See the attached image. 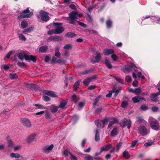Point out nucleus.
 Wrapping results in <instances>:
<instances>
[{"instance_id": "f8f14e48", "label": "nucleus", "mask_w": 160, "mask_h": 160, "mask_svg": "<svg viewBox=\"0 0 160 160\" xmlns=\"http://www.w3.org/2000/svg\"><path fill=\"white\" fill-rule=\"evenodd\" d=\"M122 70L126 73H128L132 70L131 68L129 65H125L122 67Z\"/></svg>"}, {"instance_id": "49530a36", "label": "nucleus", "mask_w": 160, "mask_h": 160, "mask_svg": "<svg viewBox=\"0 0 160 160\" xmlns=\"http://www.w3.org/2000/svg\"><path fill=\"white\" fill-rule=\"evenodd\" d=\"M65 63V61L62 59H58L57 61V63L59 64H64Z\"/></svg>"}, {"instance_id": "37998d69", "label": "nucleus", "mask_w": 160, "mask_h": 160, "mask_svg": "<svg viewBox=\"0 0 160 160\" xmlns=\"http://www.w3.org/2000/svg\"><path fill=\"white\" fill-rule=\"evenodd\" d=\"M114 78L117 81H118L119 83H121V84H123V80L121 79L120 78H118V77H114Z\"/></svg>"}, {"instance_id": "0e129e2a", "label": "nucleus", "mask_w": 160, "mask_h": 160, "mask_svg": "<svg viewBox=\"0 0 160 160\" xmlns=\"http://www.w3.org/2000/svg\"><path fill=\"white\" fill-rule=\"evenodd\" d=\"M34 106L36 107H38L37 108V109L39 108H45V107H44L42 105L39 104H35Z\"/></svg>"}, {"instance_id": "b1692460", "label": "nucleus", "mask_w": 160, "mask_h": 160, "mask_svg": "<svg viewBox=\"0 0 160 160\" xmlns=\"http://www.w3.org/2000/svg\"><path fill=\"white\" fill-rule=\"evenodd\" d=\"M54 145L52 144L49 146H45L43 148V150L45 152H47L48 151L51 150L52 149Z\"/></svg>"}, {"instance_id": "e2e57ef3", "label": "nucleus", "mask_w": 160, "mask_h": 160, "mask_svg": "<svg viewBox=\"0 0 160 160\" xmlns=\"http://www.w3.org/2000/svg\"><path fill=\"white\" fill-rule=\"evenodd\" d=\"M152 111L154 112H157L158 110V108L156 106H153L152 107Z\"/></svg>"}, {"instance_id": "f257e3e1", "label": "nucleus", "mask_w": 160, "mask_h": 160, "mask_svg": "<svg viewBox=\"0 0 160 160\" xmlns=\"http://www.w3.org/2000/svg\"><path fill=\"white\" fill-rule=\"evenodd\" d=\"M33 15V12H30L29 8H28L20 13L18 17V20H20L23 18H29Z\"/></svg>"}, {"instance_id": "393cba45", "label": "nucleus", "mask_w": 160, "mask_h": 160, "mask_svg": "<svg viewBox=\"0 0 160 160\" xmlns=\"http://www.w3.org/2000/svg\"><path fill=\"white\" fill-rule=\"evenodd\" d=\"M117 130L118 128L116 127L114 128L111 131L110 134L111 136L113 137L117 135L118 133Z\"/></svg>"}, {"instance_id": "338daca9", "label": "nucleus", "mask_w": 160, "mask_h": 160, "mask_svg": "<svg viewBox=\"0 0 160 160\" xmlns=\"http://www.w3.org/2000/svg\"><path fill=\"white\" fill-rule=\"evenodd\" d=\"M55 29H52L48 31L47 33L48 35H52L55 34Z\"/></svg>"}, {"instance_id": "09e8293b", "label": "nucleus", "mask_w": 160, "mask_h": 160, "mask_svg": "<svg viewBox=\"0 0 160 160\" xmlns=\"http://www.w3.org/2000/svg\"><path fill=\"white\" fill-rule=\"evenodd\" d=\"M92 72V69L86 70L85 71H83L81 72V74L83 75L87 74L89 73L90 72Z\"/></svg>"}, {"instance_id": "5701e85b", "label": "nucleus", "mask_w": 160, "mask_h": 160, "mask_svg": "<svg viewBox=\"0 0 160 160\" xmlns=\"http://www.w3.org/2000/svg\"><path fill=\"white\" fill-rule=\"evenodd\" d=\"M95 123L97 127L98 128H102V122L101 120H96L95 121Z\"/></svg>"}, {"instance_id": "774afa93", "label": "nucleus", "mask_w": 160, "mask_h": 160, "mask_svg": "<svg viewBox=\"0 0 160 160\" xmlns=\"http://www.w3.org/2000/svg\"><path fill=\"white\" fill-rule=\"evenodd\" d=\"M97 78V75L95 74L91 77H89V78L90 80L91 81H92V80H94Z\"/></svg>"}, {"instance_id": "8fccbe9b", "label": "nucleus", "mask_w": 160, "mask_h": 160, "mask_svg": "<svg viewBox=\"0 0 160 160\" xmlns=\"http://www.w3.org/2000/svg\"><path fill=\"white\" fill-rule=\"evenodd\" d=\"M76 22L81 26L82 27L84 28H86L87 27V25L83 22H81L78 21H77Z\"/></svg>"}, {"instance_id": "4468645a", "label": "nucleus", "mask_w": 160, "mask_h": 160, "mask_svg": "<svg viewBox=\"0 0 160 160\" xmlns=\"http://www.w3.org/2000/svg\"><path fill=\"white\" fill-rule=\"evenodd\" d=\"M36 58H37L36 57L34 56L33 55H27V56H26L25 57V59L26 61L30 60H31L33 62H36L37 61Z\"/></svg>"}, {"instance_id": "e433bc0d", "label": "nucleus", "mask_w": 160, "mask_h": 160, "mask_svg": "<svg viewBox=\"0 0 160 160\" xmlns=\"http://www.w3.org/2000/svg\"><path fill=\"white\" fill-rule=\"evenodd\" d=\"M28 25L27 22L26 21H22L21 23V26L23 28H25Z\"/></svg>"}, {"instance_id": "680f3d73", "label": "nucleus", "mask_w": 160, "mask_h": 160, "mask_svg": "<svg viewBox=\"0 0 160 160\" xmlns=\"http://www.w3.org/2000/svg\"><path fill=\"white\" fill-rule=\"evenodd\" d=\"M138 142V140H134L131 143V147L132 148L134 147L136 145V144Z\"/></svg>"}, {"instance_id": "69168bd1", "label": "nucleus", "mask_w": 160, "mask_h": 160, "mask_svg": "<svg viewBox=\"0 0 160 160\" xmlns=\"http://www.w3.org/2000/svg\"><path fill=\"white\" fill-rule=\"evenodd\" d=\"M17 65L21 68H23L25 66V64L23 62H18L17 63Z\"/></svg>"}, {"instance_id": "7ed1b4c3", "label": "nucleus", "mask_w": 160, "mask_h": 160, "mask_svg": "<svg viewBox=\"0 0 160 160\" xmlns=\"http://www.w3.org/2000/svg\"><path fill=\"white\" fill-rule=\"evenodd\" d=\"M131 123L132 122L130 119L124 118L121 120L119 124L122 128H125L127 126V128L129 129L131 126Z\"/></svg>"}, {"instance_id": "c03bdc74", "label": "nucleus", "mask_w": 160, "mask_h": 160, "mask_svg": "<svg viewBox=\"0 0 160 160\" xmlns=\"http://www.w3.org/2000/svg\"><path fill=\"white\" fill-rule=\"evenodd\" d=\"M102 107H99L98 108L96 109L95 111V112L96 113L98 114H99L101 112V111L102 110Z\"/></svg>"}, {"instance_id": "dca6fc26", "label": "nucleus", "mask_w": 160, "mask_h": 160, "mask_svg": "<svg viewBox=\"0 0 160 160\" xmlns=\"http://www.w3.org/2000/svg\"><path fill=\"white\" fill-rule=\"evenodd\" d=\"M104 54L105 55H108L110 54L114 53V51L112 49H105L103 51Z\"/></svg>"}, {"instance_id": "58836bf2", "label": "nucleus", "mask_w": 160, "mask_h": 160, "mask_svg": "<svg viewBox=\"0 0 160 160\" xmlns=\"http://www.w3.org/2000/svg\"><path fill=\"white\" fill-rule=\"evenodd\" d=\"M128 105V102L125 101H123L121 103V107L122 108H125Z\"/></svg>"}, {"instance_id": "4c0bfd02", "label": "nucleus", "mask_w": 160, "mask_h": 160, "mask_svg": "<svg viewBox=\"0 0 160 160\" xmlns=\"http://www.w3.org/2000/svg\"><path fill=\"white\" fill-rule=\"evenodd\" d=\"M35 137V136L34 135L30 136L27 139V141L29 142H32L34 139Z\"/></svg>"}, {"instance_id": "aec40b11", "label": "nucleus", "mask_w": 160, "mask_h": 160, "mask_svg": "<svg viewBox=\"0 0 160 160\" xmlns=\"http://www.w3.org/2000/svg\"><path fill=\"white\" fill-rule=\"evenodd\" d=\"M58 107L52 105L50 106V110L51 111L52 113H56L58 111Z\"/></svg>"}, {"instance_id": "9d476101", "label": "nucleus", "mask_w": 160, "mask_h": 160, "mask_svg": "<svg viewBox=\"0 0 160 160\" xmlns=\"http://www.w3.org/2000/svg\"><path fill=\"white\" fill-rule=\"evenodd\" d=\"M43 92L45 94L53 98H55L58 97V96L56 95L55 93L53 91H50L48 90H44L43 91Z\"/></svg>"}, {"instance_id": "6e6552de", "label": "nucleus", "mask_w": 160, "mask_h": 160, "mask_svg": "<svg viewBox=\"0 0 160 160\" xmlns=\"http://www.w3.org/2000/svg\"><path fill=\"white\" fill-rule=\"evenodd\" d=\"M21 122L22 125L27 127H30L31 124L30 121L26 118H22L21 119Z\"/></svg>"}, {"instance_id": "4d7b16f0", "label": "nucleus", "mask_w": 160, "mask_h": 160, "mask_svg": "<svg viewBox=\"0 0 160 160\" xmlns=\"http://www.w3.org/2000/svg\"><path fill=\"white\" fill-rule=\"evenodd\" d=\"M72 46L70 44H67L63 47V48L66 49H71L72 48Z\"/></svg>"}, {"instance_id": "4be33fe9", "label": "nucleus", "mask_w": 160, "mask_h": 160, "mask_svg": "<svg viewBox=\"0 0 160 160\" xmlns=\"http://www.w3.org/2000/svg\"><path fill=\"white\" fill-rule=\"evenodd\" d=\"M77 36L74 33L69 32L67 33L65 35V37H67L68 38H72L75 37Z\"/></svg>"}, {"instance_id": "603ef678", "label": "nucleus", "mask_w": 160, "mask_h": 160, "mask_svg": "<svg viewBox=\"0 0 160 160\" xmlns=\"http://www.w3.org/2000/svg\"><path fill=\"white\" fill-rule=\"evenodd\" d=\"M126 80L128 83L132 81V78L129 75H128L126 77Z\"/></svg>"}, {"instance_id": "423d86ee", "label": "nucleus", "mask_w": 160, "mask_h": 160, "mask_svg": "<svg viewBox=\"0 0 160 160\" xmlns=\"http://www.w3.org/2000/svg\"><path fill=\"white\" fill-rule=\"evenodd\" d=\"M24 86L26 87L35 91L39 90L40 88L38 86L32 83L28 84L25 83H24Z\"/></svg>"}, {"instance_id": "c85d7f7f", "label": "nucleus", "mask_w": 160, "mask_h": 160, "mask_svg": "<svg viewBox=\"0 0 160 160\" xmlns=\"http://www.w3.org/2000/svg\"><path fill=\"white\" fill-rule=\"evenodd\" d=\"M9 75L10 78L12 79H16L18 78V76L16 73H10Z\"/></svg>"}, {"instance_id": "13d9d810", "label": "nucleus", "mask_w": 160, "mask_h": 160, "mask_svg": "<svg viewBox=\"0 0 160 160\" xmlns=\"http://www.w3.org/2000/svg\"><path fill=\"white\" fill-rule=\"evenodd\" d=\"M80 80H78L76 82L74 85V87H76L77 88H79V85L80 84Z\"/></svg>"}, {"instance_id": "ddd939ff", "label": "nucleus", "mask_w": 160, "mask_h": 160, "mask_svg": "<svg viewBox=\"0 0 160 160\" xmlns=\"http://www.w3.org/2000/svg\"><path fill=\"white\" fill-rule=\"evenodd\" d=\"M68 102V100L67 99H62L60 102V104L58 106V108L61 109L64 108Z\"/></svg>"}, {"instance_id": "ea45409f", "label": "nucleus", "mask_w": 160, "mask_h": 160, "mask_svg": "<svg viewBox=\"0 0 160 160\" xmlns=\"http://www.w3.org/2000/svg\"><path fill=\"white\" fill-rule=\"evenodd\" d=\"M18 37L20 40H22L24 41L26 40V39L22 33L19 34Z\"/></svg>"}, {"instance_id": "f3484780", "label": "nucleus", "mask_w": 160, "mask_h": 160, "mask_svg": "<svg viewBox=\"0 0 160 160\" xmlns=\"http://www.w3.org/2000/svg\"><path fill=\"white\" fill-rule=\"evenodd\" d=\"M106 66L109 69H111L112 68V66L111 62L108 59H106L104 62Z\"/></svg>"}, {"instance_id": "6ab92c4d", "label": "nucleus", "mask_w": 160, "mask_h": 160, "mask_svg": "<svg viewBox=\"0 0 160 160\" xmlns=\"http://www.w3.org/2000/svg\"><path fill=\"white\" fill-rule=\"evenodd\" d=\"M48 47L47 45H44L41 47L39 49L40 52L42 53H45L48 50Z\"/></svg>"}, {"instance_id": "f704fd0d", "label": "nucleus", "mask_w": 160, "mask_h": 160, "mask_svg": "<svg viewBox=\"0 0 160 160\" xmlns=\"http://www.w3.org/2000/svg\"><path fill=\"white\" fill-rule=\"evenodd\" d=\"M72 101L74 103H76L78 100V99L77 98V96L75 94H74L71 97Z\"/></svg>"}, {"instance_id": "473e14b6", "label": "nucleus", "mask_w": 160, "mask_h": 160, "mask_svg": "<svg viewBox=\"0 0 160 160\" xmlns=\"http://www.w3.org/2000/svg\"><path fill=\"white\" fill-rule=\"evenodd\" d=\"M33 29L32 28L29 27V28H27L25 29L22 32V33L24 34H26L27 33V32H30L32 31H33Z\"/></svg>"}, {"instance_id": "2f4dec72", "label": "nucleus", "mask_w": 160, "mask_h": 160, "mask_svg": "<svg viewBox=\"0 0 160 160\" xmlns=\"http://www.w3.org/2000/svg\"><path fill=\"white\" fill-rule=\"evenodd\" d=\"M10 157L12 158H19L20 157V155L18 153H15L13 152H12L10 153Z\"/></svg>"}, {"instance_id": "6e6d98bb", "label": "nucleus", "mask_w": 160, "mask_h": 160, "mask_svg": "<svg viewBox=\"0 0 160 160\" xmlns=\"http://www.w3.org/2000/svg\"><path fill=\"white\" fill-rule=\"evenodd\" d=\"M111 57L113 60L114 61H117L118 59V57L114 53L112 55Z\"/></svg>"}, {"instance_id": "f03ea898", "label": "nucleus", "mask_w": 160, "mask_h": 160, "mask_svg": "<svg viewBox=\"0 0 160 160\" xmlns=\"http://www.w3.org/2000/svg\"><path fill=\"white\" fill-rule=\"evenodd\" d=\"M78 15V12L76 11H73L69 14V17L70 18L69 23L76 25L77 21L76 19H78L77 16Z\"/></svg>"}, {"instance_id": "39448f33", "label": "nucleus", "mask_w": 160, "mask_h": 160, "mask_svg": "<svg viewBox=\"0 0 160 160\" xmlns=\"http://www.w3.org/2000/svg\"><path fill=\"white\" fill-rule=\"evenodd\" d=\"M41 16V19L43 22H47L49 20V17L48 16V13L43 10H41L40 12Z\"/></svg>"}, {"instance_id": "c9c22d12", "label": "nucleus", "mask_w": 160, "mask_h": 160, "mask_svg": "<svg viewBox=\"0 0 160 160\" xmlns=\"http://www.w3.org/2000/svg\"><path fill=\"white\" fill-rule=\"evenodd\" d=\"M90 82H91V81L88 78L84 79L83 81V83L84 85L88 86Z\"/></svg>"}, {"instance_id": "a211bd4d", "label": "nucleus", "mask_w": 160, "mask_h": 160, "mask_svg": "<svg viewBox=\"0 0 160 160\" xmlns=\"http://www.w3.org/2000/svg\"><path fill=\"white\" fill-rule=\"evenodd\" d=\"M106 24L107 28L108 29H110L112 26L113 22L111 20L108 19L106 21Z\"/></svg>"}, {"instance_id": "7c9ffc66", "label": "nucleus", "mask_w": 160, "mask_h": 160, "mask_svg": "<svg viewBox=\"0 0 160 160\" xmlns=\"http://www.w3.org/2000/svg\"><path fill=\"white\" fill-rule=\"evenodd\" d=\"M109 120V118L108 117H106L103 120H101L102 122V123L103 125L102 126V128H103L105 126V124L107 123Z\"/></svg>"}, {"instance_id": "864d4df0", "label": "nucleus", "mask_w": 160, "mask_h": 160, "mask_svg": "<svg viewBox=\"0 0 160 160\" xmlns=\"http://www.w3.org/2000/svg\"><path fill=\"white\" fill-rule=\"evenodd\" d=\"M42 98H43V100L44 101L47 102L49 101L50 100V98L49 97H48L47 96H43Z\"/></svg>"}, {"instance_id": "052dcab7", "label": "nucleus", "mask_w": 160, "mask_h": 160, "mask_svg": "<svg viewBox=\"0 0 160 160\" xmlns=\"http://www.w3.org/2000/svg\"><path fill=\"white\" fill-rule=\"evenodd\" d=\"M45 116L47 119H49L51 118L50 114L47 111H46Z\"/></svg>"}, {"instance_id": "5fc2aeb1", "label": "nucleus", "mask_w": 160, "mask_h": 160, "mask_svg": "<svg viewBox=\"0 0 160 160\" xmlns=\"http://www.w3.org/2000/svg\"><path fill=\"white\" fill-rule=\"evenodd\" d=\"M63 154L65 155V157L68 156V154H71V153L67 150H65L63 152Z\"/></svg>"}, {"instance_id": "c756f323", "label": "nucleus", "mask_w": 160, "mask_h": 160, "mask_svg": "<svg viewBox=\"0 0 160 160\" xmlns=\"http://www.w3.org/2000/svg\"><path fill=\"white\" fill-rule=\"evenodd\" d=\"M17 54L18 58L21 60H22L24 58H25L26 56H27V54H25L23 55L21 53H19Z\"/></svg>"}, {"instance_id": "2eb2a0df", "label": "nucleus", "mask_w": 160, "mask_h": 160, "mask_svg": "<svg viewBox=\"0 0 160 160\" xmlns=\"http://www.w3.org/2000/svg\"><path fill=\"white\" fill-rule=\"evenodd\" d=\"M111 145L110 144H107L104 146H103L101 148V152L108 151L111 148Z\"/></svg>"}, {"instance_id": "bb28decb", "label": "nucleus", "mask_w": 160, "mask_h": 160, "mask_svg": "<svg viewBox=\"0 0 160 160\" xmlns=\"http://www.w3.org/2000/svg\"><path fill=\"white\" fill-rule=\"evenodd\" d=\"M122 155L124 158L127 159L129 158L130 157L128 152L127 150H125L123 152Z\"/></svg>"}, {"instance_id": "20e7f679", "label": "nucleus", "mask_w": 160, "mask_h": 160, "mask_svg": "<svg viewBox=\"0 0 160 160\" xmlns=\"http://www.w3.org/2000/svg\"><path fill=\"white\" fill-rule=\"evenodd\" d=\"M62 23L59 22H54L53 25H54L56 28L55 29V34H59L61 33L64 31V28L63 27H60L62 25Z\"/></svg>"}, {"instance_id": "a18cd8bd", "label": "nucleus", "mask_w": 160, "mask_h": 160, "mask_svg": "<svg viewBox=\"0 0 160 160\" xmlns=\"http://www.w3.org/2000/svg\"><path fill=\"white\" fill-rule=\"evenodd\" d=\"M132 102L134 103L138 102L140 101L138 97H135L132 98Z\"/></svg>"}, {"instance_id": "412c9836", "label": "nucleus", "mask_w": 160, "mask_h": 160, "mask_svg": "<svg viewBox=\"0 0 160 160\" xmlns=\"http://www.w3.org/2000/svg\"><path fill=\"white\" fill-rule=\"evenodd\" d=\"M100 139V134L98 129L96 130L95 140L97 142H98Z\"/></svg>"}, {"instance_id": "de8ad7c7", "label": "nucleus", "mask_w": 160, "mask_h": 160, "mask_svg": "<svg viewBox=\"0 0 160 160\" xmlns=\"http://www.w3.org/2000/svg\"><path fill=\"white\" fill-rule=\"evenodd\" d=\"M153 143L154 142L153 141L148 142L145 143L144 144V146L146 147H148L149 146H151Z\"/></svg>"}, {"instance_id": "72a5a7b5", "label": "nucleus", "mask_w": 160, "mask_h": 160, "mask_svg": "<svg viewBox=\"0 0 160 160\" xmlns=\"http://www.w3.org/2000/svg\"><path fill=\"white\" fill-rule=\"evenodd\" d=\"M7 138L8 143V147H12L13 146V144L11 140L10 139L9 137H7Z\"/></svg>"}, {"instance_id": "a19ab883", "label": "nucleus", "mask_w": 160, "mask_h": 160, "mask_svg": "<svg viewBox=\"0 0 160 160\" xmlns=\"http://www.w3.org/2000/svg\"><path fill=\"white\" fill-rule=\"evenodd\" d=\"M122 142H120L119 143H118L116 145V149L117 151H118L119 149L121 147Z\"/></svg>"}, {"instance_id": "9b49d317", "label": "nucleus", "mask_w": 160, "mask_h": 160, "mask_svg": "<svg viewBox=\"0 0 160 160\" xmlns=\"http://www.w3.org/2000/svg\"><path fill=\"white\" fill-rule=\"evenodd\" d=\"M150 126L153 129L155 130L158 131L159 129V124L156 122L151 121L150 123Z\"/></svg>"}, {"instance_id": "0eeeda50", "label": "nucleus", "mask_w": 160, "mask_h": 160, "mask_svg": "<svg viewBox=\"0 0 160 160\" xmlns=\"http://www.w3.org/2000/svg\"><path fill=\"white\" fill-rule=\"evenodd\" d=\"M138 133L142 136L146 135L148 134V130L144 126H141L138 128Z\"/></svg>"}, {"instance_id": "cd10ccee", "label": "nucleus", "mask_w": 160, "mask_h": 160, "mask_svg": "<svg viewBox=\"0 0 160 160\" xmlns=\"http://www.w3.org/2000/svg\"><path fill=\"white\" fill-rule=\"evenodd\" d=\"M140 108L142 111H146L149 109V107L145 104L143 103L141 105Z\"/></svg>"}, {"instance_id": "1a4fd4ad", "label": "nucleus", "mask_w": 160, "mask_h": 160, "mask_svg": "<svg viewBox=\"0 0 160 160\" xmlns=\"http://www.w3.org/2000/svg\"><path fill=\"white\" fill-rule=\"evenodd\" d=\"M96 54V56L95 57V59H91V62L93 64L96 62H99L100 60L102 59L100 53L99 52H97Z\"/></svg>"}, {"instance_id": "a878e982", "label": "nucleus", "mask_w": 160, "mask_h": 160, "mask_svg": "<svg viewBox=\"0 0 160 160\" xmlns=\"http://www.w3.org/2000/svg\"><path fill=\"white\" fill-rule=\"evenodd\" d=\"M49 39L51 41H58L59 40L60 37L58 36H52L49 38Z\"/></svg>"}, {"instance_id": "3c124183", "label": "nucleus", "mask_w": 160, "mask_h": 160, "mask_svg": "<svg viewBox=\"0 0 160 160\" xmlns=\"http://www.w3.org/2000/svg\"><path fill=\"white\" fill-rule=\"evenodd\" d=\"M58 60L56 59V57H53L51 59V64L57 63Z\"/></svg>"}, {"instance_id": "79ce46f5", "label": "nucleus", "mask_w": 160, "mask_h": 160, "mask_svg": "<svg viewBox=\"0 0 160 160\" xmlns=\"http://www.w3.org/2000/svg\"><path fill=\"white\" fill-rule=\"evenodd\" d=\"M141 91V89L140 88H136L134 90V93L137 95L139 94L140 93Z\"/></svg>"}, {"instance_id": "bf43d9fd", "label": "nucleus", "mask_w": 160, "mask_h": 160, "mask_svg": "<svg viewBox=\"0 0 160 160\" xmlns=\"http://www.w3.org/2000/svg\"><path fill=\"white\" fill-rule=\"evenodd\" d=\"M85 160H93L92 157L90 155H88L85 158Z\"/></svg>"}]
</instances>
